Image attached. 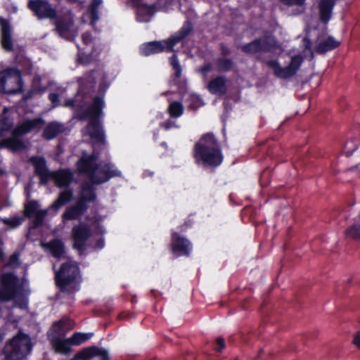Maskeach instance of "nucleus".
<instances>
[{
  "instance_id": "nucleus-27",
  "label": "nucleus",
  "mask_w": 360,
  "mask_h": 360,
  "mask_svg": "<svg viewBox=\"0 0 360 360\" xmlns=\"http://www.w3.org/2000/svg\"><path fill=\"white\" fill-rule=\"evenodd\" d=\"M209 91L213 94L223 95L226 91V80L222 77L212 79L207 85Z\"/></svg>"
},
{
  "instance_id": "nucleus-9",
  "label": "nucleus",
  "mask_w": 360,
  "mask_h": 360,
  "mask_svg": "<svg viewBox=\"0 0 360 360\" xmlns=\"http://www.w3.org/2000/svg\"><path fill=\"white\" fill-rule=\"evenodd\" d=\"M20 74L16 69H9L0 72V91L15 94L20 91Z\"/></svg>"
},
{
  "instance_id": "nucleus-48",
  "label": "nucleus",
  "mask_w": 360,
  "mask_h": 360,
  "mask_svg": "<svg viewBox=\"0 0 360 360\" xmlns=\"http://www.w3.org/2000/svg\"><path fill=\"white\" fill-rule=\"evenodd\" d=\"M2 244V241L0 240V259L3 257Z\"/></svg>"
},
{
  "instance_id": "nucleus-51",
  "label": "nucleus",
  "mask_w": 360,
  "mask_h": 360,
  "mask_svg": "<svg viewBox=\"0 0 360 360\" xmlns=\"http://www.w3.org/2000/svg\"><path fill=\"white\" fill-rule=\"evenodd\" d=\"M169 128V125H165V129H168Z\"/></svg>"
},
{
  "instance_id": "nucleus-43",
  "label": "nucleus",
  "mask_w": 360,
  "mask_h": 360,
  "mask_svg": "<svg viewBox=\"0 0 360 360\" xmlns=\"http://www.w3.org/2000/svg\"><path fill=\"white\" fill-rule=\"evenodd\" d=\"M82 41L85 44H89L92 41V37L90 33H84L82 35Z\"/></svg>"
},
{
  "instance_id": "nucleus-39",
  "label": "nucleus",
  "mask_w": 360,
  "mask_h": 360,
  "mask_svg": "<svg viewBox=\"0 0 360 360\" xmlns=\"http://www.w3.org/2000/svg\"><path fill=\"white\" fill-rule=\"evenodd\" d=\"M22 220V218L13 217L11 219H4V221L6 224L11 225V227L15 228L21 224Z\"/></svg>"
},
{
  "instance_id": "nucleus-33",
  "label": "nucleus",
  "mask_w": 360,
  "mask_h": 360,
  "mask_svg": "<svg viewBox=\"0 0 360 360\" xmlns=\"http://www.w3.org/2000/svg\"><path fill=\"white\" fill-rule=\"evenodd\" d=\"M92 333H76L70 338L72 345H79L92 337Z\"/></svg>"
},
{
  "instance_id": "nucleus-49",
  "label": "nucleus",
  "mask_w": 360,
  "mask_h": 360,
  "mask_svg": "<svg viewBox=\"0 0 360 360\" xmlns=\"http://www.w3.org/2000/svg\"><path fill=\"white\" fill-rule=\"evenodd\" d=\"M2 340H3V337L1 335H0V342L2 341Z\"/></svg>"
},
{
  "instance_id": "nucleus-30",
  "label": "nucleus",
  "mask_w": 360,
  "mask_h": 360,
  "mask_svg": "<svg viewBox=\"0 0 360 360\" xmlns=\"http://www.w3.org/2000/svg\"><path fill=\"white\" fill-rule=\"evenodd\" d=\"M63 129V127L58 123L49 124L44 129L43 136L46 139H53Z\"/></svg>"
},
{
  "instance_id": "nucleus-16",
  "label": "nucleus",
  "mask_w": 360,
  "mask_h": 360,
  "mask_svg": "<svg viewBox=\"0 0 360 360\" xmlns=\"http://www.w3.org/2000/svg\"><path fill=\"white\" fill-rule=\"evenodd\" d=\"M136 8L137 19L140 22H148L156 12L154 5H148L144 0H131Z\"/></svg>"
},
{
  "instance_id": "nucleus-50",
  "label": "nucleus",
  "mask_w": 360,
  "mask_h": 360,
  "mask_svg": "<svg viewBox=\"0 0 360 360\" xmlns=\"http://www.w3.org/2000/svg\"><path fill=\"white\" fill-rule=\"evenodd\" d=\"M208 70H209L208 68H205L204 69V71H205V72H206V71H208Z\"/></svg>"
},
{
  "instance_id": "nucleus-35",
  "label": "nucleus",
  "mask_w": 360,
  "mask_h": 360,
  "mask_svg": "<svg viewBox=\"0 0 360 360\" xmlns=\"http://www.w3.org/2000/svg\"><path fill=\"white\" fill-rule=\"evenodd\" d=\"M102 4V0H93L90 6V11L91 15V24H94L98 19V15L97 13V8Z\"/></svg>"
},
{
  "instance_id": "nucleus-14",
  "label": "nucleus",
  "mask_w": 360,
  "mask_h": 360,
  "mask_svg": "<svg viewBox=\"0 0 360 360\" xmlns=\"http://www.w3.org/2000/svg\"><path fill=\"white\" fill-rule=\"evenodd\" d=\"M56 29L61 37L68 39L74 38L77 34V30L73 25L72 18L70 15L57 21Z\"/></svg>"
},
{
  "instance_id": "nucleus-40",
  "label": "nucleus",
  "mask_w": 360,
  "mask_h": 360,
  "mask_svg": "<svg viewBox=\"0 0 360 360\" xmlns=\"http://www.w3.org/2000/svg\"><path fill=\"white\" fill-rule=\"evenodd\" d=\"M231 65L232 63L229 60L222 59L219 61V68L221 70H229Z\"/></svg>"
},
{
  "instance_id": "nucleus-45",
  "label": "nucleus",
  "mask_w": 360,
  "mask_h": 360,
  "mask_svg": "<svg viewBox=\"0 0 360 360\" xmlns=\"http://www.w3.org/2000/svg\"><path fill=\"white\" fill-rule=\"evenodd\" d=\"M18 262V255H13L11 257V259H10V262L9 264L11 265H15V264H17Z\"/></svg>"
},
{
  "instance_id": "nucleus-26",
  "label": "nucleus",
  "mask_w": 360,
  "mask_h": 360,
  "mask_svg": "<svg viewBox=\"0 0 360 360\" xmlns=\"http://www.w3.org/2000/svg\"><path fill=\"white\" fill-rule=\"evenodd\" d=\"M51 344L57 353L68 354L71 352L72 344L70 338L63 339L60 337H55L51 339Z\"/></svg>"
},
{
  "instance_id": "nucleus-11",
  "label": "nucleus",
  "mask_w": 360,
  "mask_h": 360,
  "mask_svg": "<svg viewBox=\"0 0 360 360\" xmlns=\"http://www.w3.org/2000/svg\"><path fill=\"white\" fill-rule=\"evenodd\" d=\"M275 46V39L273 37H266L243 46L242 50L247 53H256L273 51Z\"/></svg>"
},
{
  "instance_id": "nucleus-1",
  "label": "nucleus",
  "mask_w": 360,
  "mask_h": 360,
  "mask_svg": "<svg viewBox=\"0 0 360 360\" xmlns=\"http://www.w3.org/2000/svg\"><path fill=\"white\" fill-rule=\"evenodd\" d=\"M97 155L83 153L77 163L79 172L86 174L94 184H101L114 176L121 175V172L110 163L96 164Z\"/></svg>"
},
{
  "instance_id": "nucleus-3",
  "label": "nucleus",
  "mask_w": 360,
  "mask_h": 360,
  "mask_svg": "<svg viewBox=\"0 0 360 360\" xmlns=\"http://www.w3.org/2000/svg\"><path fill=\"white\" fill-rule=\"evenodd\" d=\"M191 30V25L186 23L178 32L167 40L155 41L143 44L140 48L141 53L143 56H148L164 51H172L174 46L185 38Z\"/></svg>"
},
{
  "instance_id": "nucleus-38",
  "label": "nucleus",
  "mask_w": 360,
  "mask_h": 360,
  "mask_svg": "<svg viewBox=\"0 0 360 360\" xmlns=\"http://www.w3.org/2000/svg\"><path fill=\"white\" fill-rule=\"evenodd\" d=\"M170 63L173 66L174 69L176 70V72H175L176 77H179L181 75V70L180 65L177 60L176 56L175 55H174L170 58Z\"/></svg>"
},
{
  "instance_id": "nucleus-12",
  "label": "nucleus",
  "mask_w": 360,
  "mask_h": 360,
  "mask_svg": "<svg viewBox=\"0 0 360 360\" xmlns=\"http://www.w3.org/2000/svg\"><path fill=\"white\" fill-rule=\"evenodd\" d=\"M90 235V229L87 225L79 224L74 226L72 230V239L74 248L78 250H82Z\"/></svg>"
},
{
  "instance_id": "nucleus-34",
  "label": "nucleus",
  "mask_w": 360,
  "mask_h": 360,
  "mask_svg": "<svg viewBox=\"0 0 360 360\" xmlns=\"http://www.w3.org/2000/svg\"><path fill=\"white\" fill-rule=\"evenodd\" d=\"M169 111L172 117H178L184 111V108L179 102H173L169 105Z\"/></svg>"
},
{
  "instance_id": "nucleus-42",
  "label": "nucleus",
  "mask_w": 360,
  "mask_h": 360,
  "mask_svg": "<svg viewBox=\"0 0 360 360\" xmlns=\"http://www.w3.org/2000/svg\"><path fill=\"white\" fill-rule=\"evenodd\" d=\"M216 347L215 350L217 352H221L222 349L225 348V342L224 339L219 338L216 340Z\"/></svg>"
},
{
  "instance_id": "nucleus-23",
  "label": "nucleus",
  "mask_w": 360,
  "mask_h": 360,
  "mask_svg": "<svg viewBox=\"0 0 360 360\" xmlns=\"http://www.w3.org/2000/svg\"><path fill=\"white\" fill-rule=\"evenodd\" d=\"M335 0H319V8L321 20L326 23L331 17Z\"/></svg>"
},
{
  "instance_id": "nucleus-19",
  "label": "nucleus",
  "mask_w": 360,
  "mask_h": 360,
  "mask_svg": "<svg viewBox=\"0 0 360 360\" xmlns=\"http://www.w3.org/2000/svg\"><path fill=\"white\" fill-rule=\"evenodd\" d=\"M25 214L27 217H34L35 218L34 224L35 226H39L46 214V210L39 209L37 202L30 201L25 206Z\"/></svg>"
},
{
  "instance_id": "nucleus-41",
  "label": "nucleus",
  "mask_w": 360,
  "mask_h": 360,
  "mask_svg": "<svg viewBox=\"0 0 360 360\" xmlns=\"http://www.w3.org/2000/svg\"><path fill=\"white\" fill-rule=\"evenodd\" d=\"M306 0H282V2L288 6H302Z\"/></svg>"
},
{
  "instance_id": "nucleus-15",
  "label": "nucleus",
  "mask_w": 360,
  "mask_h": 360,
  "mask_svg": "<svg viewBox=\"0 0 360 360\" xmlns=\"http://www.w3.org/2000/svg\"><path fill=\"white\" fill-rule=\"evenodd\" d=\"M29 7L39 18H53L56 15L55 9L43 1H30Z\"/></svg>"
},
{
  "instance_id": "nucleus-44",
  "label": "nucleus",
  "mask_w": 360,
  "mask_h": 360,
  "mask_svg": "<svg viewBox=\"0 0 360 360\" xmlns=\"http://www.w3.org/2000/svg\"><path fill=\"white\" fill-rule=\"evenodd\" d=\"M353 342L358 348H360V332L356 334Z\"/></svg>"
},
{
  "instance_id": "nucleus-20",
  "label": "nucleus",
  "mask_w": 360,
  "mask_h": 360,
  "mask_svg": "<svg viewBox=\"0 0 360 360\" xmlns=\"http://www.w3.org/2000/svg\"><path fill=\"white\" fill-rule=\"evenodd\" d=\"M30 160L34 166L37 174L40 176L41 182L46 184L49 180L52 172L47 169L45 160L40 157H33Z\"/></svg>"
},
{
  "instance_id": "nucleus-24",
  "label": "nucleus",
  "mask_w": 360,
  "mask_h": 360,
  "mask_svg": "<svg viewBox=\"0 0 360 360\" xmlns=\"http://www.w3.org/2000/svg\"><path fill=\"white\" fill-rule=\"evenodd\" d=\"M41 246L50 251L51 255L56 258H61L65 255L64 244L60 240L56 239L49 243H42Z\"/></svg>"
},
{
  "instance_id": "nucleus-29",
  "label": "nucleus",
  "mask_w": 360,
  "mask_h": 360,
  "mask_svg": "<svg viewBox=\"0 0 360 360\" xmlns=\"http://www.w3.org/2000/svg\"><path fill=\"white\" fill-rule=\"evenodd\" d=\"M96 198V193L93 187L89 184H84L82 187L81 194L78 200L80 204L86 205L87 202H92Z\"/></svg>"
},
{
  "instance_id": "nucleus-8",
  "label": "nucleus",
  "mask_w": 360,
  "mask_h": 360,
  "mask_svg": "<svg viewBox=\"0 0 360 360\" xmlns=\"http://www.w3.org/2000/svg\"><path fill=\"white\" fill-rule=\"evenodd\" d=\"M302 61L303 58L300 55H295L290 58V60L285 66H281L276 60H268L266 65L276 77L288 79L296 74Z\"/></svg>"
},
{
  "instance_id": "nucleus-18",
  "label": "nucleus",
  "mask_w": 360,
  "mask_h": 360,
  "mask_svg": "<svg viewBox=\"0 0 360 360\" xmlns=\"http://www.w3.org/2000/svg\"><path fill=\"white\" fill-rule=\"evenodd\" d=\"M340 45V41L331 36H321L318 38L315 51L318 53H324Z\"/></svg>"
},
{
  "instance_id": "nucleus-10",
  "label": "nucleus",
  "mask_w": 360,
  "mask_h": 360,
  "mask_svg": "<svg viewBox=\"0 0 360 360\" xmlns=\"http://www.w3.org/2000/svg\"><path fill=\"white\" fill-rule=\"evenodd\" d=\"M18 279L12 274H3L0 278V301L15 299L18 295Z\"/></svg>"
},
{
  "instance_id": "nucleus-5",
  "label": "nucleus",
  "mask_w": 360,
  "mask_h": 360,
  "mask_svg": "<svg viewBox=\"0 0 360 360\" xmlns=\"http://www.w3.org/2000/svg\"><path fill=\"white\" fill-rule=\"evenodd\" d=\"M103 107V99L97 97L94 99L93 103L88 108L84 115L89 117L91 120L89 125L84 129V132L88 134L93 141L101 143L104 141V134L96 119L101 114Z\"/></svg>"
},
{
  "instance_id": "nucleus-17",
  "label": "nucleus",
  "mask_w": 360,
  "mask_h": 360,
  "mask_svg": "<svg viewBox=\"0 0 360 360\" xmlns=\"http://www.w3.org/2000/svg\"><path fill=\"white\" fill-rule=\"evenodd\" d=\"M172 251L178 255H188L191 251L190 242L177 233H173L172 237Z\"/></svg>"
},
{
  "instance_id": "nucleus-7",
  "label": "nucleus",
  "mask_w": 360,
  "mask_h": 360,
  "mask_svg": "<svg viewBox=\"0 0 360 360\" xmlns=\"http://www.w3.org/2000/svg\"><path fill=\"white\" fill-rule=\"evenodd\" d=\"M43 124V120L39 118L25 120L13 130V138L4 141L3 146L8 147L13 150H19L22 149L25 147L24 143L18 139V137L33 130H38L42 127Z\"/></svg>"
},
{
  "instance_id": "nucleus-31",
  "label": "nucleus",
  "mask_w": 360,
  "mask_h": 360,
  "mask_svg": "<svg viewBox=\"0 0 360 360\" xmlns=\"http://www.w3.org/2000/svg\"><path fill=\"white\" fill-rule=\"evenodd\" d=\"M72 198V192L71 190H65L63 191L57 200L53 204L52 207L54 209H59L65 204L68 202Z\"/></svg>"
},
{
  "instance_id": "nucleus-47",
  "label": "nucleus",
  "mask_w": 360,
  "mask_h": 360,
  "mask_svg": "<svg viewBox=\"0 0 360 360\" xmlns=\"http://www.w3.org/2000/svg\"><path fill=\"white\" fill-rule=\"evenodd\" d=\"M304 43L306 49H310V42L307 39H304Z\"/></svg>"
},
{
  "instance_id": "nucleus-28",
  "label": "nucleus",
  "mask_w": 360,
  "mask_h": 360,
  "mask_svg": "<svg viewBox=\"0 0 360 360\" xmlns=\"http://www.w3.org/2000/svg\"><path fill=\"white\" fill-rule=\"evenodd\" d=\"M87 209L86 205H83L77 202V205L68 207L63 214V218L67 220H74L79 217Z\"/></svg>"
},
{
  "instance_id": "nucleus-21",
  "label": "nucleus",
  "mask_w": 360,
  "mask_h": 360,
  "mask_svg": "<svg viewBox=\"0 0 360 360\" xmlns=\"http://www.w3.org/2000/svg\"><path fill=\"white\" fill-rule=\"evenodd\" d=\"M95 74V72H93L91 75H88L79 80V92L75 101L70 100L68 101L65 104L66 106H80L79 104H77V102L79 101V95L84 94L86 87H92V84L94 82Z\"/></svg>"
},
{
  "instance_id": "nucleus-6",
  "label": "nucleus",
  "mask_w": 360,
  "mask_h": 360,
  "mask_svg": "<svg viewBox=\"0 0 360 360\" xmlns=\"http://www.w3.org/2000/svg\"><path fill=\"white\" fill-rule=\"evenodd\" d=\"M31 349L30 338L25 334L19 333L6 345L4 350V360H25Z\"/></svg>"
},
{
  "instance_id": "nucleus-13",
  "label": "nucleus",
  "mask_w": 360,
  "mask_h": 360,
  "mask_svg": "<svg viewBox=\"0 0 360 360\" xmlns=\"http://www.w3.org/2000/svg\"><path fill=\"white\" fill-rule=\"evenodd\" d=\"M70 360H109L106 350L96 347L85 348Z\"/></svg>"
},
{
  "instance_id": "nucleus-36",
  "label": "nucleus",
  "mask_w": 360,
  "mask_h": 360,
  "mask_svg": "<svg viewBox=\"0 0 360 360\" xmlns=\"http://www.w3.org/2000/svg\"><path fill=\"white\" fill-rule=\"evenodd\" d=\"M347 236L352 238H360V226L354 225L347 230Z\"/></svg>"
},
{
  "instance_id": "nucleus-32",
  "label": "nucleus",
  "mask_w": 360,
  "mask_h": 360,
  "mask_svg": "<svg viewBox=\"0 0 360 360\" xmlns=\"http://www.w3.org/2000/svg\"><path fill=\"white\" fill-rule=\"evenodd\" d=\"M73 322L70 319L61 320L53 326V330L58 335L63 334L65 331L70 330L73 327Z\"/></svg>"
},
{
  "instance_id": "nucleus-37",
  "label": "nucleus",
  "mask_w": 360,
  "mask_h": 360,
  "mask_svg": "<svg viewBox=\"0 0 360 360\" xmlns=\"http://www.w3.org/2000/svg\"><path fill=\"white\" fill-rule=\"evenodd\" d=\"M13 126V122L9 119H4L0 121V136L4 131H7Z\"/></svg>"
},
{
  "instance_id": "nucleus-2",
  "label": "nucleus",
  "mask_w": 360,
  "mask_h": 360,
  "mask_svg": "<svg viewBox=\"0 0 360 360\" xmlns=\"http://www.w3.org/2000/svg\"><path fill=\"white\" fill-rule=\"evenodd\" d=\"M195 157L200 159L204 163L217 166L222 162V155L217 143L212 134L204 135L195 146Z\"/></svg>"
},
{
  "instance_id": "nucleus-22",
  "label": "nucleus",
  "mask_w": 360,
  "mask_h": 360,
  "mask_svg": "<svg viewBox=\"0 0 360 360\" xmlns=\"http://www.w3.org/2000/svg\"><path fill=\"white\" fill-rule=\"evenodd\" d=\"M0 25L2 46L6 50L11 51L13 49V42L10 26L8 22L1 18H0Z\"/></svg>"
},
{
  "instance_id": "nucleus-46",
  "label": "nucleus",
  "mask_w": 360,
  "mask_h": 360,
  "mask_svg": "<svg viewBox=\"0 0 360 360\" xmlns=\"http://www.w3.org/2000/svg\"><path fill=\"white\" fill-rule=\"evenodd\" d=\"M49 98L53 103H56L58 101V95L56 94H51L49 95Z\"/></svg>"
},
{
  "instance_id": "nucleus-4",
  "label": "nucleus",
  "mask_w": 360,
  "mask_h": 360,
  "mask_svg": "<svg viewBox=\"0 0 360 360\" xmlns=\"http://www.w3.org/2000/svg\"><path fill=\"white\" fill-rule=\"evenodd\" d=\"M56 280L63 291L72 292L77 290L81 280L77 264L72 261L63 264L56 274Z\"/></svg>"
},
{
  "instance_id": "nucleus-25",
  "label": "nucleus",
  "mask_w": 360,
  "mask_h": 360,
  "mask_svg": "<svg viewBox=\"0 0 360 360\" xmlns=\"http://www.w3.org/2000/svg\"><path fill=\"white\" fill-rule=\"evenodd\" d=\"M72 174L68 170L52 172L49 180H54L56 184L59 187L67 186L72 181Z\"/></svg>"
}]
</instances>
